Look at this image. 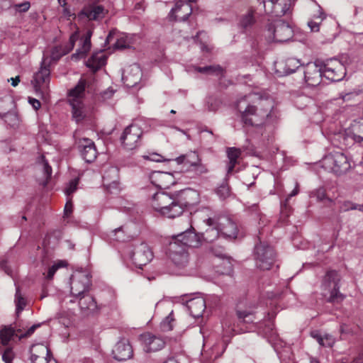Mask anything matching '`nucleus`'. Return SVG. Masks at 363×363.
Listing matches in <instances>:
<instances>
[{
	"label": "nucleus",
	"instance_id": "32",
	"mask_svg": "<svg viewBox=\"0 0 363 363\" xmlns=\"http://www.w3.org/2000/svg\"><path fill=\"white\" fill-rule=\"evenodd\" d=\"M106 55L102 50H99L92 54L91 57L86 62V65L93 72H96L106 64Z\"/></svg>",
	"mask_w": 363,
	"mask_h": 363
},
{
	"label": "nucleus",
	"instance_id": "8",
	"mask_svg": "<svg viewBox=\"0 0 363 363\" xmlns=\"http://www.w3.org/2000/svg\"><path fill=\"white\" fill-rule=\"evenodd\" d=\"M176 161L178 164H183L186 172H192L196 176H201L208 172L206 165L201 163L196 152L181 155L176 159Z\"/></svg>",
	"mask_w": 363,
	"mask_h": 363
},
{
	"label": "nucleus",
	"instance_id": "58",
	"mask_svg": "<svg viewBox=\"0 0 363 363\" xmlns=\"http://www.w3.org/2000/svg\"><path fill=\"white\" fill-rule=\"evenodd\" d=\"M62 14H63V16H65L67 19H69L70 17H72V16L74 18L76 17L75 14L72 13L70 9L68 7H67V6L62 7Z\"/></svg>",
	"mask_w": 363,
	"mask_h": 363
},
{
	"label": "nucleus",
	"instance_id": "62",
	"mask_svg": "<svg viewBox=\"0 0 363 363\" xmlns=\"http://www.w3.org/2000/svg\"><path fill=\"white\" fill-rule=\"evenodd\" d=\"M77 39H78V32H75L73 34H72V35L69 38V42L71 43V48H69V50L74 48V43L77 41Z\"/></svg>",
	"mask_w": 363,
	"mask_h": 363
},
{
	"label": "nucleus",
	"instance_id": "63",
	"mask_svg": "<svg viewBox=\"0 0 363 363\" xmlns=\"http://www.w3.org/2000/svg\"><path fill=\"white\" fill-rule=\"evenodd\" d=\"M325 196V191L323 189H320L317 191V197L320 200H323Z\"/></svg>",
	"mask_w": 363,
	"mask_h": 363
},
{
	"label": "nucleus",
	"instance_id": "5",
	"mask_svg": "<svg viewBox=\"0 0 363 363\" xmlns=\"http://www.w3.org/2000/svg\"><path fill=\"white\" fill-rule=\"evenodd\" d=\"M259 240L254 250L256 266L262 270H269L275 262L276 253L271 246L261 242L259 238Z\"/></svg>",
	"mask_w": 363,
	"mask_h": 363
},
{
	"label": "nucleus",
	"instance_id": "18",
	"mask_svg": "<svg viewBox=\"0 0 363 363\" xmlns=\"http://www.w3.org/2000/svg\"><path fill=\"white\" fill-rule=\"evenodd\" d=\"M304 79L308 86H315L320 84L323 77V66L317 62H309L304 67Z\"/></svg>",
	"mask_w": 363,
	"mask_h": 363
},
{
	"label": "nucleus",
	"instance_id": "45",
	"mask_svg": "<svg viewBox=\"0 0 363 363\" xmlns=\"http://www.w3.org/2000/svg\"><path fill=\"white\" fill-rule=\"evenodd\" d=\"M131 40L128 35H123L120 38H118L116 43H114V47L116 49H125L130 47Z\"/></svg>",
	"mask_w": 363,
	"mask_h": 363
},
{
	"label": "nucleus",
	"instance_id": "35",
	"mask_svg": "<svg viewBox=\"0 0 363 363\" xmlns=\"http://www.w3.org/2000/svg\"><path fill=\"white\" fill-rule=\"evenodd\" d=\"M22 330L18 328L17 325L15 328L11 326H5L0 331V342L3 345H7L11 338L16 335L18 337L16 333H20Z\"/></svg>",
	"mask_w": 363,
	"mask_h": 363
},
{
	"label": "nucleus",
	"instance_id": "14",
	"mask_svg": "<svg viewBox=\"0 0 363 363\" xmlns=\"http://www.w3.org/2000/svg\"><path fill=\"white\" fill-rule=\"evenodd\" d=\"M143 130L136 124H131L128 126L123 131L121 140L127 150H133L138 146Z\"/></svg>",
	"mask_w": 363,
	"mask_h": 363
},
{
	"label": "nucleus",
	"instance_id": "44",
	"mask_svg": "<svg viewBox=\"0 0 363 363\" xmlns=\"http://www.w3.org/2000/svg\"><path fill=\"white\" fill-rule=\"evenodd\" d=\"M237 315L240 321L247 323H253L255 319L254 313L248 311H237Z\"/></svg>",
	"mask_w": 363,
	"mask_h": 363
},
{
	"label": "nucleus",
	"instance_id": "1",
	"mask_svg": "<svg viewBox=\"0 0 363 363\" xmlns=\"http://www.w3.org/2000/svg\"><path fill=\"white\" fill-rule=\"evenodd\" d=\"M274 107L273 101L258 93H251L238 100L236 109L245 127H262Z\"/></svg>",
	"mask_w": 363,
	"mask_h": 363
},
{
	"label": "nucleus",
	"instance_id": "54",
	"mask_svg": "<svg viewBox=\"0 0 363 363\" xmlns=\"http://www.w3.org/2000/svg\"><path fill=\"white\" fill-rule=\"evenodd\" d=\"M40 326V324H35L30 327L24 333H21L18 335L19 339L26 338L30 336L35 330Z\"/></svg>",
	"mask_w": 363,
	"mask_h": 363
},
{
	"label": "nucleus",
	"instance_id": "9",
	"mask_svg": "<svg viewBox=\"0 0 363 363\" xmlns=\"http://www.w3.org/2000/svg\"><path fill=\"white\" fill-rule=\"evenodd\" d=\"M340 276L335 270H330L325 274L323 279V286L325 289L330 290V296L327 301L332 303L342 302L345 296L339 291Z\"/></svg>",
	"mask_w": 363,
	"mask_h": 363
},
{
	"label": "nucleus",
	"instance_id": "34",
	"mask_svg": "<svg viewBox=\"0 0 363 363\" xmlns=\"http://www.w3.org/2000/svg\"><path fill=\"white\" fill-rule=\"evenodd\" d=\"M227 156L229 162L227 164V175L231 174L238 163V159L241 155V150L236 147H228L227 149Z\"/></svg>",
	"mask_w": 363,
	"mask_h": 363
},
{
	"label": "nucleus",
	"instance_id": "60",
	"mask_svg": "<svg viewBox=\"0 0 363 363\" xmlns=\"http://www.w3.org/2000/svg\"><path fill=\"white\" fill-rule=\"evenodd\" d=\"M144 157L145 159H147V160H150L152 161H155V162H160L161 161V157L162 156L160 155H158V154H156V153H154V154H152L150 156H144Z\"/></svg>",
	"mask_w": 363,
	"mask_h": 363
},
{
	"label": "nucleus",
	"instance_id": "16",
	"mask_svg": "<svg viewBox=\"0 0 363 363\" xmlns=\"http://www.w3.org/2000/svg\"><path fill=\"white\" fill-rule=\"evenodd\" d=\"M262 3L265 13L274 16L285 15L291 6V0H263Z\"/></svg>",
	"mask_w": 363,
	"mask_h": 363
},
{
	"label": "nucleus",
	"instance_id": "40",
	"mask_svg": "<svg viewBox=\"0 0 363 363\" xmlns=\"http://www.w3.org/2000/svg\"><path fill=\"white\" fill-rule=\"evenodd\" d=\"M39 164L41 166L44 173L45 180L41 182L43 186H45L50 179L52 175V167L49 165L48 162L45 160V156L41 155L39 160Z\"/></svg>",
	"mask_w": 363,
	"mask_h": 363
},
{
	"label": "nucleus",
	"instance_id": "29",
	"mask_svg": "<svg viewBox=\"0 0 363 363\" xmlns=\"http://www.w3.org/2000/svg\"><path fill=\"white\" fill-rule=\"evenodd\" d=\"M92 31L87 30L86 33L80 38V47L77 52L72 55V58L75 60L82 59L86 57V54L91 49V38Z\"/></svg>",
	"mask_w": 363,
	"mask_h": 363
},
{
	"label": "nucleus",
	"instance_id": "49",
	"mask_svg": "<svg viewBox=\"0 0 363 363\" xmlns=\"http://www.w3.org/2000/svg\"><path fill=\"white\" fill-rule=\"evenodd\" d=\"M358 96L357 92H342L339 94L340 99L344 102H352L354 101V98Z\"/></svg>",
	"mask_w": 363,
	"mask_h": 363
},
{
	"label": "nucleus",
	"instance_id": "12",
	"mask_svg": "<svg viewBox=\"0 0 363 363\" xmlns=\"http://www.w3.org/2000/svg\"><path fill=\"white\" fill-rule=\"evenodd\" d=\"M341 143L349 147L356 143L363 141V121H354L350 128H347L344 133L340 135Z\"/></svg>",
	"mask_w": 363,
	"mask_h": 363
},
{
	"label": "nucleus",
	"instance_id": "10",
	"mask_svg": "<svg viewBox=\"0 0 363 363\" xmlns=\"http://www.w3.org/2000/svg\"><path fill=\"white\" fill-rule=\"evenodd\" d=\"M91 284L90 276L85 272H77L70 278L71 294L74 297H80L86 294Z\"/></svg>",
	"mask_w": 363,
	"mask_h": 363
},
{
	"label": "nucleus",
	"instance_id": "3",
	"mask_svg": "<svg viewBox=\"0 0 363 363\" xmlns=\"http://www.w3.org/2000/svg\"><path fill=\"white\" fill-rule=\"evenodd\" d=\"M86 82L80 79L69 92V101L72 108V117L77 123L82 121L86 114L82 99L85 95Z\"/></svg>",
	"mask_w": 363,
	"mask_h": 363
},
{
	"label": "nucleus",
	"instance_id": "52",
	"mask_svg": "<svg viewBox=\"0 0 363 363\" xmlns=\"http://www.w3.org/2000/svg\"><path fill=\"white\" fill-rule=\"evenodd\" d=\"M106 189L111 194H116L119 191L118 179L111 180L110 185H104Z\"/></svg>",
	"mask_w": 363,
	"mask_h": 363
},
{
	"label": "nucleus",
	"instance_id": "4",
	"mask_svg": "<svg viewBox=\"0 0 363 363\" xmlns=\"http://www.w3.org/2000/svg\"><path fill=\"white\" fill-rule=\"evenodd\" d=\"M322 166L328 172L338 175L346 173L351 167L347 157L340 152H333L325 156L322 160Z\"/></svg>",
	"mask_w": 363,
	"mask_h": 363
},
{
	"label": "nucleus",
	"instance_id": "53",
	"mask_svg": "<svg viewBox=\"0 0 363 363\" xmlns=\"http://www.w3.org/2000/svg\"><path fill=\"white\" fill-rule=\"evenodd\" d=\"M30 7V2L28 1H24L21 4H17L14 5V8L16 11H18L20 13L21 12H26Z\"/></svg>",
	"mask_w": 363,
	"mask_h": 363
},
{
	"label": "nucleus",
	"instance_id": "55",
	"mask_svg": "<svg viewBox=\"0 0 363 363\" xmlns=\"http://www.w3.org/2000/svg\"><path fill=\"white\" fill-rule=\"evenodd\" d=\"M60 264H53L52 266L50 267L48 269V272L46 274V278L48 279H52L54 274H55L56 271L60 267Z\"/></svg>",
	"mask_w": 363,
	"mask_h": 363
},
{
	"label": "nucleus",
	"instance_id": "13",
	"mask_svg": "<svg viewBox=\"0 0 363 363\" xmlns=\"http://www.w3.org/2000/svg\"><path fill=\"white\" fill-rule=\"evenodd\" d=\"M168 254L170 259L174 265L179 268H184L189 260V255L187 250L177 242H170L168 248Z\"/></svg>",
	"mask_w": 363,
	"mask_h": 363
},
{
	"label": "nucleus",
	"instance_id": "20",
	"mask_svg": "<svg viewBox=\"0 0 363 363\" xmlns=\"http://www.w3.org/2000/svg\"><path fill=\"white\" fill-rule=\"evenodd\" d=\"M217 226L220 235L225 238L234 239L237 238L238 230L236 223L227 216H220L216 218Z\"/></svg>",
	"mask_w": 363,
	"mask_h": 363
},
{
	"label": "nucleus",
	"instance_id": "28",
	"mask_svg": "<svg viewBox=\"0 0 363 363\" xmlns=\"http://www.w3.org/2000/svg\"><path fill=\"white\" fill-rule=\"evenodd\" d=\"M141 337L145 345V350L147 352H157L162 349L165 345V342L162 338L150 333L144 334Z\"/></svg>",
	"mask_w": 363,
	"mask_h": 363
},
{
	"label": "nucleus",
	"instance_id": "56",
	"mask_svg": "<svg viewBox=\"0 0 363 363\" xmlns=\"http://www.w3.org/2000/svg\"><path fill=\"white\" fill-rule=\"evenodd\" d=\"M72 208H73V206H72L71 199H69V200L67 201L65 206V210H64L65 215L66 216H69L72 212Z\"/></svg>",
	"mask_w": 363,
	"mask_h": 363
},
{
	"label": "nucleus",
	"instance_id": "43",
	"mask_svg": "<svg viewBox=\"0 0 363 363\" xmlns=\"http://www.w3.org/2000/svg\"><path fill=\"white\" fill-rule=\"evenodd\" d=\"M216 194L222 199H225L230 196V189L226 179L218 187Z\"/></svg>",
	"mask_w": 363,
	"mask_h": 363
},
{
	"label": "nucleus",
	"instance_id": "50",
	"mask_svg": "<svg viewBox=\"0 0 363 363\" xmlns=\"http://www.w3.org/2000/svg\"><path fill=\"white\" fill-rule=\"evenodd\" d=\"M255 22L254 17L252 14L248 13L243 16L240 21V25L244 28H247L248 27H250Z\"/></svg>",
	"mask_w": 363,
	"mask_h": 363
},
{
	"label": "nucleus",
	"instance_id": "38",
	"mask_svg": "<svg viewBox=\"0 0 363 363\" xmlns=\"http://www.w3.org/2000/svg\"><path fill=\"white\" fill-rule=\"evenodd\" d=\"M119 179L118 169L116 167H108L103 175L104 185H110L111 180L116 181Z\"/></svg>",
	"mask_w": 363,
	"mask_h": 363
},
{
	"label": "nucleus",
	"instance_id": "11",
	"mask_svg": "<svg viewBox=\"0 0 363 363\" xmlns=\"http://www.w3.org/2000/svg\"><path fill=\"white\" fill-rule=\"evenodd\" d=\"M322 66L323 77L331 82H339L346 74L345 67L335 58L327 60Z\"/></svg>",
	"mask_w": 363,
	"mask_h": 363
},
{
	"label": "nucleus",
	"instance_id": "24",
	"mask_svg": "<svg viewBox=\"0 0 363 363\" xmlns=\"http://www.w3.org/2000/svg\"><path fill=\"white\" fill-rule=\"evenodd\" d=\"M79 150L85 162L90 163L95 160L97 151L94 142L89 138H83L79 140Z\"/></svg>",
	"mask_w": 363,
	"mask_h": 363
},
{
	"label": "nucleus",
	"instance_id": "17",
	"mask_svg": "<svg viewBox=\"0 0 363 363\" xmlns=\"http://www.w3.org/2000/svg\"><path fill=\"white\" fill-rule=\"evenodd\" d=\"M131 258L135 266L142 268L152 259L153 252L150 246L142 242L135 247Z\"/></svg>",
	"mask_w": 363,
	"mask_h": 363
},
{
	"label": "nucleus",
	"instance_id": "2",
	"mask_svg": "<svg viewBox=\"0 0 363 363\" xmlns=\"http://www.w3.org/2000/svg\"><path fill=\"white\" fill-rule=\"evenodd\" d=\"M199 202L198 191L188 189L174 195H170L164 191L157 192L152 196L151 204L152 208L162 216L174 218L181 216L185 208Z\"/></svg>",
	"mask_w": 363,
	"mask_h": 363
},
{
	"label": "nucleus",
	"instance_id": "15",
	"mask_svg": "<svg viewBox=\"0 0 363 363\" xmlns=\"http://www.w3.org/2000/svg\"><path fill=\"white\" fill-rule=\"evenodd\" d=\"M196 0H178L174 8L169 13L170 20L176 21H184L192 13L193 9L189 3L194 2Z\"/></svg>",
	"mask_w": 363,
	"mask_h": 363
},
{
	"label": "nucleus",
	"instance_id": "39",
	"mask_svg": "<svg viewBox=\"0 0 363 363\" xmlns=\"http://www.w3.org/2000/svg\"><path fill=\"white\" fill-rule=\"evenodd\" d=\"M176 325V319L173 311L165 317L160 323V328L164 332H169L173 330Z\"/></svg>",
	"mask_w": 363,
	"mask_h": 363
},
{
	"label": "nucleus",
	"instance_id": "23",
	"mask_svg": "<svg viewBox=\"0 0 363 363\" xmlns=\"http://www.w3.org/2000/svg\"><path fill=\"white\" fill-rule=\"evenodd\" d=\"M106 13L103 6L91 4L84 6L78 17L82 19L86 18L89 21H99L105 16Z\"/></svg>",
	"mask_w": 363,
	"mask_h": 363
},
{
	"label": "nucleus",
	"instance_id": "27",
	"mask_svg": "<svg viewBox=\"0 0 363 363\" xmlns=\"http://www.w3.org/2000/svg\"><path fill=\"white\" fill-rule=\"evenodd\" d=\"M78 298L79 306L82 313L88 315L98 311L99 307L93 296L86 294Z\"/></svg>",
	"mask_w": 363,
	"mask_h": 363
},
{
	"label": "nucleus",
	"instance_id": "51",
	"mask_svg": "<svg viewBox=\"0 0 363 363\" xmlns=\"http://www.w3.org/2000/svg\"><path fill=\"white\" fill-rule=\"evenodd\" d=\"M78 184V178L74 179L69 182V185L65 190V194H67V196H69L77 190Z\"/></svg>",
	"mask_w": 363,
	"mask_h": 363
},
{
	"label": "nucleus",
	"instance_id": "7",
	"mask_svg": "<svg viewBox=\"0 0 363 363\" xmlns=\"http://www.w3.org/2000/svg\"><path fill=\"white\" fill-rule=\"evenodd\" d=\"M267 38L269 40L283 43L293 36V30L289 23L282 20H277L267 26Z\"/></svg>",
	"mask_w": 363,
	"mask_h": 363
},
{
	"label": "nucleus",
	"instance_id": "37",
	"mask_svg": "<svg viewBox=\"0 0 363 363\" xmlns=\"http://www.w3.org/2000/svg\"><path fill=\"white\" fill-rule=\"evenodd\" d=\"M311 335L312 337L315 339L321 346L323 347H331L333 346L335 342V339L329 334H325L322 335L318 333H312Z\"/></svg>",
	"mask_w": 363,
	"mask_h": 363
},
{
	"label": "nucleus",
	"instance_id": "57",
	"mask_svg": "<svg viewBox=\"0 0 363 363\" xmlns=\"http://www.w3.org/2000/svg\"><path fill=\"white\" fill-rule=\"evenodd\" d=\"M211 251H212V253L213 255H215V256L218 257L220 258L223 259L225 256V250L223 248L215 249L214 247H213L211 249Z\"/></svg>",
	"mask_w": 363,
	"mask_h": 363
},
{
	"label": "nucleus",
	"instance_id": "22",
	"mask_svg": "<svg viewBox=\"0 0 363 363\" xmlns=\"http://www.w3.org/2000/svg\"><path fill=\"white\" fill-rule=\"evenodd\" d=\"M113 358L118 361H125L133 357V351L126 339L119 340L112 350Z\"/></svg>",
	"mask_w": 363,
	"mask_h": 363
},
{
	"label": "nucleus",
	"instance_id": "47",
	"mask_svg": "<svg viewBox=\"0 0 363 363\" xmlns=\"http://www.w3.org/2000/svg\"><path fill=\"white\" fill-rule=\"evenodd\" d=\"M320 18V22H315L313 21H310L308 23V26H309L310 29L313 32H318L320 29V23L323 21V19L325 18L324 13L321 11V9H319V16L318 17Z\"/></svg>",
	"mask_w": 363,
	"mask_h": 363
},
{
	"label": "nucleus",
	"instance_id": "61",
	"mask_svg": "<svg viewBox=\"0 0 363 363\" xmlns=\"http://www.w3.org/2000/svg\"><path fill=\"white\" fill-rule=\"evenodd\" d=\"M1 265V267L4 270V272L10 275L11 274V268L8 266L7 264V262L6 261H2L0 264Z\"/></svg>",
	"mask_w": 363,
	"mask_h": 363
},
{
	"label": "nucleus",
	"instance_id": "26",
	"mask_svg": "<svg viewBox=\"0 0 363 363\" xmlns=\"http://www.w3.org/2000/svg\"><path fill=\"white\" fill-rule=\"evenodd\" d=\"M300 66V61L296 58H289L275 65L277 72L280 77L294 73Z\"/></svg>",
	"mask_w": 363,
	"mask_h": 363
},
{
	"label": "nucleus",
	"instance_id": "48",
	"mask_svg": "<svg viewBox=\"0 0 363 363\" xmlns=\"http://www.w3.org/2000/svg\"><path fill=\"white\" fill-rule=\"evenodd\" d=\"M15 354L11 347H7L3 352L2 359L5 363H11Z\"/></svg>",
	"mask_w": 363,
	"mask_h": 363
},
{
	"label": "nucleus",
	"instance_id": "25",
	"mask_svg": "<svg viewBox=\"0 0 363 363\" xmlns=\"http://www.w3.org/2000/svg\"><path fill=\"white\" fill-rule=\"evenodd\" d=\"M142 72L140 67L136 65L129 66L123 74L122 79L125 86L133 87L140 81Z\"/></svg>",
	"mask_w": 363,
	"mask_h": 363
},
{
	"label": "nucleus",
	"instance_id": "33",
	"mask_svg": "<svg viewBox=\"0 0 363 363\" xmlns=\"http://www.w3.org/2000/svg\"><path fill=\"white\" fill-rule=\"evenodd\" d=\"M150 179L152 184L160 189L167 188L172 183V174L164 172H155L152 173Z\"/></svg>",
	"mask_w": 363,
	"mask_h": 363
},
{
	"label": "nucleus",
	"instance_id": "6",
	"mask_svg": "<svg viewBox=\"0 0 363 363\" xmlns=\"http://www.w3.org/2000/svg\"><path fill=\"white\" fill-rule=\"evenodd\" d=\"M50 62H48V57L43 56L39 70L35 73L32 81L33 88L36 93L45 96L48 94L49 84L50 81Z\"/></svg>",
	"mask_w": 363,
	"mask_h": 363
},
{
	"label": "nucleus",
	"instance_id": "31",
	"mask_svg": "<svg viewBox=\"0 0 363 363\" xmlns=\"http://www.w3.org/2000/svg\"><path fill=\"white\" fill-rule=\"evenodd\" d=\"M208 228L201 234V237L206 241L211 242L216 240L220 234V230L217 226L216 218H209L206 220Z\"/></svg>",
	"mask_w": 363,
	"mask_h": 363
},
{
	"label": "nucleus",
	"instance_id": "36",
	"mask_svg": "<svg viewBox=\"0 0 363 363\" xmlns=\"http://www.w3.org/2000/svg\"><path fill=\"white\" fill-rule=\"evenodd\" d=\"M196 70L200 73L215 75L217 77L222 76L223 74V69L218 65L197 67Z\"/></svg>",
	"mask_w": 363,
	"mask_h": 363
},
{
	"label": "nucleus",
	"instance_id": "21",
	"mask_svg": "<svg viewBox=\"0 0 363 363\" xmlns=\"http://www.w3.org/2000/svg\"><path fill=\"white\" fill-rule=\"evenodd\" d=\"M30 360L33 363H48L50 359V351L48 346L43 343L33 345L30 349Z\"/></svg>",
	"mask_w": 363,
	"mask_h": 363
},
{
	"label": "nucleus",
	"instance_id": "59",
	"mask_svg": "<svg viewBox=\"0 0 363 363\" xmlns=\"http://www.w3.org/2000/svg\"><path fill=\"white\" fill-rule=\"evenodd\" d=\"M28 101L32 105V106L33 107V108L35 110H38L40 108V102L38 99H35L33 98H29Z\"/></svg>",
	"mask_w": 363,
	"mask_h": 363
},
{
	"label": "nucleus",
	"instance_id": "41",
	"mask_svg": "<svg viewBox=\"0 0 363 363\" xmlns=\"http://www.w3.org/2000/svg\"><path fill=\"white\" fill-rule=\"evenodd\" d=\"M69 52V49L62 46H55L51 50L50 53V60L51 61H57L62 56L67 55Z\"/></svg>",
	"mask_w": 363,
	"mask_h": 363
},
{
	"label": "nucleus",
	"instance_id": "64",
	"mask_svg": "<svg viewBox=\"0 0 363 363\" xmlns=\"http://www.w3.org/2000/svg\"><path fill=\"white\" fill-rule=\"evenodd\" d=\"M9 81L11 82V85L13 86H16L18 84V83L20 82V77H19V76H17L14 78H11Z\"/></svg>",
	"mask_w": 363,
	"mask_h": 363
},
{
	"label": "nucleus",
	"instance_id": "42",
	"mask_svg": "<svg viewBox=\"0 0 363 363\" xmlns=\"http://www.w3.org/2000/svg\"><path fill=\"white\" fill-rule=\"evenodd\" d=\"M15 303L16 306V314L18 316L21 311L25 308L26 306V300L21 294L19 287L16 288L15 295Z\"/></svg>",
	"mask_w": 363,
	"mask_h": 363
},
{
	"label": "nucleus",
	"instance_id": "46",
	"mask_svg": "<svg viewBox=\"0 0 363 363\" xmlns=\"http://www.w3.org/2000/svg\"><path fill=\"white\" fill-rule=\"evenodd\" d=\"M108 236L110 238L116 241H124L125 239V235L122 226L112 230L108 233Z\"/></svg>",
	"mask_w": 363,
	"mask_h": 363
},
{
	"label": "nucleus",
	"instance_id": "30",
	"mask_svg": "<svg viewBox=\"0 0 363 363\" xmlns=\"http://www.w3.org/2000/svg\"><path fill=\"white\" fill-rule=\"evenodd\" d=\"M186 306L193 317L199 318L205 311L206 301L203 297L196 296L186 301Z\"/></svg>",
	"mask_w": 363,
	"mask_h": 363
},
{
	"label": "nucleus",
	"instance_id": "19",
	"mask_svg": "<svg viewBox=\"0 0 363 363\" xmlns=\"http://www.w3.org/2000/svg\"><path fill=\"white\" fill-rule=\"evenodd\" d=\"M201 235L196 234L193 230L185 231L172 237V242H177L186 249L187 247H198L201 245Z\"/></svg>",
	"mask_w": 363,
	"mask_h": 363
}]
</instances>
